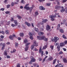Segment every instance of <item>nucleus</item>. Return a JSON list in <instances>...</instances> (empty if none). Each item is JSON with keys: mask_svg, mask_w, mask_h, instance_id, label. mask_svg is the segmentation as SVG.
Instances as JSON below:
<instances>
[{"mask_svg": "<svg viewBox=\"0 0 67 67\" xmlns=\"http://www.w3.org/2000/svg\"><path fill=\"white\" fill-rule=\"evenodd\" d=\"M17 18H18V19L19 20H20V19H22V17L21 16H20L18 15L16 16Z\"/></svg>", "mask_w": 67, "mask_h": 67, "instance_id": "19", "label": "nucleus"}, {"mask_svg": "<svg viewBox=\"0 0 67 67\" xmlns=\"http://www.w3.org/2000/svg\"><path fill=\"white\" fill-rule=\"evenodd\" d=\"M39 61H41V60H42V59L41 58H39Z\"/></svg>", "mask_w": 67, "mask_h": 67, "instance_id": "61", "label": "nucleus"}, {"mask_svg": "<svg viewBox=\"0 0 67 67\" xmlns=\"http://www.w3.org/2000/svg\"><path fill=\"white\" fill-rule=\"evenodd\" d=\"M10 6H11V5L10 4H8L7 5L6 7H7V9H8L9 8H10Z\"/></svg>", "mask_w": 67, "mask_h": 67, "instance_id": "33", "label": "nucleus"}, {"mask_svg": "<svg viewBox=\"0 0 67 67\" xmlns=\"http://www.w3.org/2000/svg\"><path fill=\"white\" fill-rule=\"evenodd\" d=\"M5 33H6V34H9V31H8V30H5Z\"/></svg>", "mask_w": 67, "mask_h": 67, "instance_id": "30", "label": "nucleus"}, {"mask_svg": "<svg viewBox=\"0 0 67 67\" xmlns=\"http://www.w3.org/2000/svg\"><path fill=\"white\" fill-rule=\"evenodd\" d=\"M0 24H1L2 25V24H4V21L3 20H2L1 21Z\"/></svg>", "mask_w": 67, "mask_h": 67, "instance_id": "29", "label": "nucleus"}, {"mask_svg": "<svg viewBox=\"0 0 67 67\" xmlns=\"http://www.w3.org/2000/svg\"><path fill=\"white\" fill-rule=\"evenodd\" d=\"M18 39L19 40H22V38H20V37H18Z\"/></svg>", "mask_w": 67, "mask_h": 67, "instance_id": "49", "label": "nucleus"}, {"mask_svg": "<svg viewBox=\"0 0 67 67\" xmlns=\"http://www.w3.org/2000/svg\"><path fill=\"white\" fill-rule=\"evenodd\" d=\"M63 62L64 63H67V60L66 58H63Z\"/></svg>", "mask_w": 67, "mask_h": 67, "instance_id": "15", "label": "nucleus"}, {"mask_svg": "<svg viewBox=\"0 0 67 67\" xmlns=\"http://www.w3.org/2000/svg\"><path fill=\"white\" fill-rule=\"evenodd\" d=\"M30 59H31V60L32 62H35L36 61L35 59L34 58V57L32 56L30 57Z\"/></svg>", "mask_w": 67, "mask_h": 67, "instance_id": "7", "label": "nucleus"}, {"mask_svg": "<svg viewBox=\"0 0 67 67\" xmlns=\"http://www.w3.org/2000/svg\"><path fill=\"white\" fill-rule=\"evenodd\" d=\"M63 53L62 52L60 51L59 53V55H60V54H62Z\"/></svg>", "mask_w": 67, "mask_h": 67, "instance_id": "53", "label": "nucleus"}, {"mask_svg": "<svg viewBox=\"0 0 67 67\" xmlns=\"http://www.w3.org/2000/svg\"><path fill=\"white\" fill-rule=\"evenodd\" d=\"M32 61L31 60L29 62V64H32Z\"/></svg>", "mask_w": 67, "mask_h": 67, "instance_id": "50", "label": "nucleus"}, {"mask_svg": "<svg viewBox=\"0 0 67 67\" xmlns=\"http://www.w3.org/2000/svg\"><path fill=\"white\" fill-rule=\"evenodd\" d=\"M47 47V45H45L43 47V49H45Z\"/></svg>", "mask_w": 67, "mask_h": 67, "instance_id": "26", "label": "nucleus"}, {"mask_svg": "<svg viewBox=\"0 0 67 67\" xmlns=\"http://www.w3.org/2000/svg\"><path fill=\"white\" fill-rule=\"evenodd\" d=\"M42 51V48H40L39 50V53H41Z\"/></svg>", "mask_w": 67, "mask_h": 67, "instance_id": "37", "label": "nucleus"}, {"mask_svg": "<svg viewBox=\"0 0 67 67\" xmlns=\"http://www.w3.org/2000/svg\"><path fill=\"white\" fill-rule=\"evenodd\" d=\"M1 38H4V36H3L1 35Z\"/></svg>", "mask_w": 67, "mask_h": 67, "instance_id": "58", "label": "nucleus"}, {"mask_svg": "<svg viewBox=\"0 0 67 67\" xmlns=\"http://www.w3.org/2000/svg\"><path fill=\"white\" fill-rule=\"evenodd\" d=\"M20 36H22V37H23L24 36V33H22L20 34Z\"/></svg>", "mask_w": 67, "mask_h": 67, "instance_id": "35", "label": "nucleus"}, {"mask_svg": "<svg viewBox=\"0 0 67 67\" xmlns=\"http://www.w3.org/2000/svg\"><path fill=\"white\" fill-rule=\"evenodd\" d=\"M5 43H3V47H5Z\"/></svg>", "mask_w": 67, "mask_h": 67, "instance_id": "57", "label": "nucleus"}, {"mask_svg": "<svg viewBox=\"0 0 67 67\" xmlns=\"http://www.w3.org/2000/svg\"><path fill=\"white\" fill-rule=\"evenodd\" d=\"M32 9H33V7H31L30 8L29 7V10H30V13H31V11H32Z\"/></svg>", "mask_w": 67, "mask_h": 67, "instance_id": "21", "label": "nucleus"}, {"mask_svg": "<svg viewBox=\"0 0 67 67\" xmlns=\"http://www.w3.org/2000/svg\"><path fill=\"white\" fill-rule=\"evenodd\" d=\"M64 43L65 44H67V41L66 40L65 42H64Z\"/></svg>", "mask_w": 67, "mask_h": 67, "instance_id": "63", "label": "nucleus"}, {"mask_svg": "<svg viewBox=\"0 0 67 67\" xmlns=\"http://www.w3.org/2000/svg\"><path fill=\"white\" fill-rule=\"evenodd\" d=\"M34 51H38V50H37V49L36 48H35L34 49Z\"/></svg>", "mask_w": 67, "mask_h": 67, "instance_id": "62", "label": "nucleus"}, {"mask_svg": "<svg viewBox=\"0 0 67 67\" xmlns=\"http://www.w3.org/2000/svg\"><path fill=\"white\" fill-rule=\"evenodd\" d=\"M17 65V67H20V63H18Z\"/></svg>", "mask_w": 67, "mask_h": 67, "instance_id": "39", "label": "nucleus"}, {"mask_svg": "<svg viewBox=\"0 0 67 67\" xmlns=\"http://www.w3.org/2000/svg\"><path fill=\"white\" fill-rule=\"evenodd\" d=\"M48 60L49 61H52L53 60V57L52 56H50L48 59Z\"/></svg>", "mask_w": 67, "mask_h": 67, "instance_id": "11", "label": "nucleus"}, {"mask_svg": "<svg viewBox=\"0 0 67 67\" xmlns=\"http://www.w3.org/2000/svg\"><path fill=\"white\" fill-rule=\"evenodd\" d=\"M7 58H10V56L9 55H7Z\"/></svg>", "mask_w": 67, "mask_h": 67, "instance_id": "52", "label": "nucleus"}, {"mask_svg": "<svg viewBox=\"0 0 67 67\" xmlns=\"http://www.w3.org/2000/svg\"><path fill=\"white\" fill-rule=\"evenodd\" d=\"M61 7H60V6H59L58 5H56L55 7V9H57V10H59V9H60V8H61Z\"/></svg>", "mask_w": 67, "mask_h": 67, "instance_id": "9", "label": "nucleus"}, {"mask_svg": "<svg viewBox=\"0 0 67 67\" xmlns=\"http://www.w3.org/2000/svg\"><path fill=\"white\" fill-rule=\"evenodd\" d=\"M58 14H59V13H55V14L54 16V15H50L49 16L51 18H56V15H57Z\"/></svg>", "mask_w": 67, "mask_h": 67, "instance_id": "3", "label": "nucleus"}, {"mask_svg": "<svg viewBox=\"0 0 67 67\" xmlns=\"http://www.w3.org/2000/svg\"><path fill=\"white\" fill-rule=\"evenodd\" d=\"M14 23L15 24V26H17V25H18V21H17V20H14Z\"/></svg>", "mask_w": 67, "mask_h": 67, "instance_id": "17", "label": "nucleus"}, {"mask_svg": "<svg viewBox=\"0 0 67 67\" xmlns=\"http://www.w3.org/2000/svg\"><path fill=\"white\" fill-rule=\"evenodd\" d=\"M10 21H9L8 22H6V24L7 25H9V24H10Z\"/></svg>", "mask_w": 67, "mask_h": 67, "instance_id": "40", "label": "nucleus"}, {"mask_svg": "<svg viewBox=\"0 0 67 67\" xmlns=\"http://www.w3.org/2000/svg\"><path fill=\"white\" fill-rule=\"evenodd\" d=\"M60 32L61 33H64V30L62 29H60Z\"/></svg>", "mask_w": 67, "mask_h": 67, "instance_id": "41", "label": "nucleus"}, {"mask_svg": "<svg viewBox=\"0 0 67 67\" xmlns=\"http://www.w3.org/2000/svg\"><path fill=\"white\" fill-rule=\"evenodd\" d=\"M60 24H59L58 25V26L57 27V30H59V29L60 28Z\"/></svg>", "mask_w": 67, "mask_h": 67, "instance_id": "27", "label": "nucleus"}, {"mask_svg": "<svg viewBox=\"0 0 67 67\" xmlns=\"http://www.w3.org/2000/svg\"><path fill=\"white\" fill-rule=\"evenodd\" d=\"M57 48L58 49V48H60V46H58L57 47Z\"/></svg>", "mask_w": 67, "mask_h": 67, "instance_id": "64", "label": "nucleus"}, {"mask_svg": "<svg viewBox=\"0 0 67 67\" xmlns=\"http://www.w3.org/2000/svg\"><path fill=\"white\" fill-rule=\"evenodd\" d=\"M1 33H2V34H3V35L4 34V32L3 31H2L1 32Z\"/></svg>", "mask_w": 67, "mask_h": 67, "instance_id": "56", "label": "nucleus"}, {"mask_svg": "<svg viewBox=\"0 0 67 67\" xmlns=\"http://www.w3.org/2000/svg\"><path fill=\"white\" fill-rule=\"evenodd\" d=\"M21 3H24L25 2H24V0H22L21 1Z\"/></svg>", "mask_w": 67, "mask_h": 67, "instance_id": "46", "label": "nucleus"}, {"mask_svg": "<svg viewBox=\"0 0 67 67\" xmlns=\"http://www.w3.org/2000/svg\"><path fill=\"white\" fill-rule=\"evenodd\" d=\"M1 11H4V9L3 8H2L1 9Z\"/></svg>", "mask_w": 67, "mask_h": 67, "instance_id": "60", "label": "nucleus"}, {"mask_svg": "<svg viewBox=\"0 0 67 67\" xmlns=\"http://www.w3.org/2000/svg\"><path fill=\"white\" fill-rule=\"evenodd\" d=\"M27 42H28L27 40L26 39H25L24 41V44H26V43H27Z\"/></svg>", "mask_w": 67, "mask_h": 67, "instance_id": "16", "label": "nucleus"}, {"mask_svg": "<svg viewBox=\"0 0 67 67\" xmlns=\"http://www.w3.org/2000/svg\"><path fill=\"white\" fill-rule=\"evenodd\" d=\"M4 55H5V56H7V52H4Z\"/></svg>", "mask_w": 67, "mask_h": 67, "instance_id": "43", "label": "nucleus"}, {"mask_svg": "<svg viewBox=\"0 0 67 67\" xmlns=\"http://www.w3.org/2000/svg\"><path fill=\"white\" fill-rule=\"evenodd\" d=\"M58 66L59 67H64V66H63V65L60 63H59V64L58 65Z\"/></svg>", "mask_w": 67, "mask_h": 67, "instance_id": "25", "label": "nucleus"}, {"mask_svg": "<svg viewBox=\"0 0 67 67\" xmlns=\"http://www.w3.org/2000/svg\"><path fill=\"white\" fill-rule=\"evenodd\" d=\"M38 14V12H35V15H37Z\"/></svg>", "mask_w": 67, "mask_h": 67, "instance_id": "34", "label": "nucleus"}, {"mask_svg": "<svg viewBox=\"0 0 67 67\" xmlns=\"http://www.w3.org/2000/svg\"><path fill=\"white\" fill-rule=\"evenodd\" d=\"M56 60H57V59H54L53 62V65H54L55 64V63H56Z\"/></svg>", "mask_w": 67, "mask_h": 67, "instance_id": "22", "label": "nucleus"}, {"mask_svg": "<svg viewBox=\"0 0 67 67\" xmlns=\"http://www.w3.org/2000/svg\"><path fill=\"white\" fill-rule=\"evenodd\" d=\"M15 47H18V45H19V44H18V43L17 42H15Z\"/></svg>", "mask_w": 67, "mask_h": 67, "instance_id": "23", "label": "nucleus"}, {"mask_svg": "<svg viewBox=\"0 0 67 67\" xmlns=\"http://www.w3.org/2000/svg\"><path fill=\"white\" fill-rule=\"evenodd\" d=\"M62 37L63 38H64V39H66V36H65L64 35H63Z\"/></svg>", "mask_w": 67, "mask_h": 67, "instance_id": "44", "label": "nucleus"}, {"mask_svg": "<svg viewBox=\"0 0 67 67\" xmlns=\"http://www.w3.org/2000/svg\"><path fill=\"white\" fill-rule=\"evenodd\" d=\"M13 36L12 35H10L9 37V38L11 40H13V37H15V35L14 34H13Z\"/></svg>", "mask_w": 67, "mask_h": 67, "instance_id": "5", "label": "nucleus"}, {"mask_svg": "<svg viewBox=\"0 0 67 67\" xmlns=\"http://www.w3.org/2000/svg\"><path fill=\"white\" fill-rule=\"evenodd\" d=\"M60 46H64L65 45V44L63 43H61L60 44Z\"/></svg>", "mask_w": 67, "mask_h": 67, "instance_id": "28", "label": "nucleus"}, {"mask_svg": "<svg viewBox=\"0 0 67 67\" xmlns=\"http://www.w3.org/2000/svg\"><path fill=\"white\" fill-rule=\"evenodd\" d=\"M31 48L32 50L33 48H34V44H33V45H32L31 46Z\"/></svg>", "mask_w": 67, "mask_h": 67, "instance_id": "36", "label": "nucleus"}, {"mask_svg": "<svg viewBox=\"0 0 67 67\" xmlns=\"http://www.w3.org/2000/svg\"><path fill=\"white\" fill-rule=\"evenodd\" d=\"M33 66H36V65H37V64L36 63H34L33 64Z\"/></svg>", "mask_w": 67, "mask_h": 67, "instance_id": "54", "label": "nucleus"}, {"mask_svg": "<svg viewBox=\"0 0 67 67\" xmlns=\"http://www.w3.org/2000/svg\"><path fill=\"white\" fill-rule=\"evenodd\" d=\"M39 9L40 10H44L45 9V8H44L43 7L41 6L39 7Z\"/></svg>", "mask_w": 67, "mask_h": 67, "instance_id": "14", "label": "nucleus"}, {"mask_svg": "<svg viewBox=\"0 0 67 67\" xmlns=\"http://www.w3.org/2000/svg\"><path fill=\"white\" fill-rule=\"evenodd\" d=\"M29 5V4H27L24 7V8L27 10H29V6H28Z\"/></svg>", "mask_w": 67, "mask_h": 67, "instance_id": "4", "label": "nucleus"}, {"mask_svg": "<svg viewBox=\"0 0 67 67\" xmlns=\"http://www.w3.org/2000/svg\"><path fill=\"white\" fill-rule=\"evenodd\" d=\"M29 35L30 36V38L31 39V40H33V37H32V32H30L29 33Z\"/></svg>", "mask_w": 67, "mask_h": 67, "instance_id": "6", "label": "nucleus"}, {"mask_svg": "<svg viewBox=\"0 0 67 67\" xmlns=\"http://www.w3.org/2000/svg\"><path fill=\"white\" fill-rule=\"evenodd\" d=\"M51 29V26L49 25H47L46 27V30L47 31H48L49 30Z\"/></svg>", "mask_w": 67, "mask_h": 67, "instance_id": "8", "label": "nucleus"}, {"mask_svg": "<svg viewBox=\"0 0 67 67\" xmlns=\"http://www.w3.org/2000/svg\"><path fill=\"white\" fill-rule=\"evenodd\" d=\"M10 11H7L5 12V14H9V13H10Z\"/></svg>", "mask_w": 67, "mask_h": 67, "instance_id": "42", "label": "nucleus"}, {"mask_svg": "<svg viewBox=\"0 0 67 67\" xmlns=\"http://www.w3.org/2000/svg\"><path fill=\"white\" fill-rule=\"evenodd\" d=\"M44 40V41H46V42H47V40H48V38H46V37H45V38L43 39Z\"/></svg>", "mask_w": 67, "mask_h": 67, "instance_id": "38", "label": "nucleus"}, {"mask_svg": "<svg viewBox=\"0 0 67 67\" xmlns=\"http://www.w3.org/2000/svg\"><path fill=\"white\" fill-rule=\"evenodd\" d=\"M6 44H7V45H10V43L9 42H8Z\"/></svg>", "mask_w": 67, "mask_h": 67, "instance_id": "59", "label": "nucleus"}, {"mask_svg": "<svg viewBox=\"0 0 67 67\" xmlns=\"http://www.w3.org/2000/svg\"><path fill=\"white\" fill-rule=\"evenodd\" d=\"M12 26L13 27H14V26H15V25L13 24H12Z\"/></svg>", "mask_w": 67, "mask_h": 67, "instance_id": "47", "label": "nucleus"}, {"mask_svg": "<svg viewBox=\"0 0 67 67\" xmlns=\"http://www.w3.org/2000/svg\"><path fill=\"white\" fill-rule=\"evenodd\" d=\"M44 33L43 32H40L38 33V35L39 36H41V35H43Z\"/></svg>", "mask_w": 67, "mask_h": 67, "instance_id": "18", "label": "nucleus"}, {"mask_svg": "<svg viewBox=\"0 0 67 67\" xmlns=\"http://www.w3.org/2000/svg\"><path fill=\"white\" fill-rule=\"evenodd\" d=\"M25 24H26L28 26H31V24L27 22H25Z\"/></svg>", "mask_w": 67, "mask_h": 67, "instance_id": "13", "label": "nucleus"}, {"mask_svg": "<svg viewBox=\"0 0 67 67\" xmlns=\"http://www.w3.org/2000/svg\"><path fill=\"white\" fill-rule=\"evenodd\" d=\"M61 8L62 9L61 10H60L61 12H64V11H65V12H66V11L67 10V9L66 10V9H64V7H61Z\"/></svg>", "mask_w": 67, "mask_h": 67, "instance_id": "12", "label": "nucleus"}, {"mask_svg": "<svg viewBox=\"0 0 67 67\" xmlns=\"http://www.w3.org/2000/svg\"><path fill=\"white\" fill-rule=\"evenodd\" d=\"M54 42L55 43H56V42H57V38H55V37L54 38Z\"/></svg>", "mask_w": 67, "mask_h": 67, "instance_id": "24", "label": "nucleus"}, {"mask_svg": "<svg viewBox=\"0 0 67 67\" xmlns=\"http://www.w3.org/2000/svg\"><path fill=\"white\" fill-rule=\"evenodd\" d=\"M48 21V20L47 19H44L42 22V23H41V24L42 25L44 24V23H46L47 21Z\"/></svg>", "mask_w": 67, "mask_h": 67, "instance_id": "10", "label": "nucleus"}, {"mask_svg": "<svg viewBox=\"0 0 67 67\" xmlns=\"http://www.w3.org/2000/svg\"><path fill=\"white\" fill-rule=\"evenodd\" d=\"M55 46H57L59 45V43H55Z\"/></svg>", "mask_w": 67, "mask_h": 67, "instance_id": "51", "label": "nucleus"}, {"mask_svg": "<svg viewBox=\"0 0 67 67\" xmlns=\"http://www.w3.org/2000/svg\"><path fill=\"white\" fill-rule=\"evenodd\" d=\"M14 3H13V2H12L11 3V5L12 6V7L13 6H14Z\"/></svg>", "mask_w": 67, "mask_h": 67, "instance_id": "48", "label": "nucleus"}, {"mask_svg": "<svg viewBox=\"0 0 67 67\" xmlns=\"http://www.w3.org/2000/svg\"><path fill=\"white\" fill-rule=\"evenodd\" d=\"M38 40H43L44 38H45V36H43L42 37H40L39 36H37Z\"/></svg>", "mask_w": 67, "mask_h": 67, "instance_id": "2", "label": "nucleus"}, {"mask_svg": "<svg viewBox=\"0 0 67 67\" xmlns=\"http://www.w3.org/2000/svg\"><path fill=\"white\" fill-rule=\"evenodd\" d=\"M19 0H16V1L17 2H15V4H18L19 3Z\"/></svg>", "mask_w": 67, "mask_h": 67, "instance_id": "31", "label": "nucleus"}, {"mask_svg": "<svg viewBox=\"0 0 67 67\" xmlns=\"http://www.w3.org/2000/svg\"><path fill=\"white\" fill-rule=\"evenodd\" d=\"M66 20L65 19H64L63 20V23H64V24H65V23L66 22Z\"/></svg>", "mask_w": 67, "mask_h": 67, "instance_id": "45", "label": "nucleus"}, {"mask_svg": "<svg viewBox=\"0 0 67 67\" xmlns=\"http://www.w3.org/2000/svg\"><path fill=\"white\" fill-rule=\"evenodd\" d=\"M50 48H51V49L53 50L54 49V46L51 45L50 46Z\"/></svg>", "mask_w": 67, "mask_h": 67, "instance_id": "32", "label": "nucleus"}, {"mask_svg": "<svg viewBox=\"0 0 67 67\" xmlns=\"http://www.w3.org/2000/svg\"><path fill=\"white\" fill-rule=\"evenodd\" d=\"M43 53H44V52L43 51H42L41 52V56H42L43 55Z\"/></svg>", "mask_w": 67, "mask_h": 67, "instance_id": "55", "label": "nucleus"}, {"mask_svg": "<svg viewBox=\"0 0 67 67\" xmlns=\"http://www.w3.org/2000/svg\"><path fill=\"white\" fill-rule=\"evenodd\" d=\"M30 44H31L30 43H28L25 44V46L26 47L25 48V51H27V49H28L29 48V46H27L29 45Z\"/></svg>", "mask_w": 67, "mask_h": 67, "instance_id": "1", "label": "nucleus"}, {"mask_svg": "<svg viewBox=\"0 0 67 67\" xmlns=\"http://www.w3.org/2000/svg\"><path fill=\"white\" fill-rule=\"evenodd\" d=\"M34 29L35 31H36V32H38L39 31L38 29L36 27H34Z\"/></svg>", "mask_w": 67, "mask_h": 67, "instance_id": "20", "label": "nucleus"}]
</instances>
